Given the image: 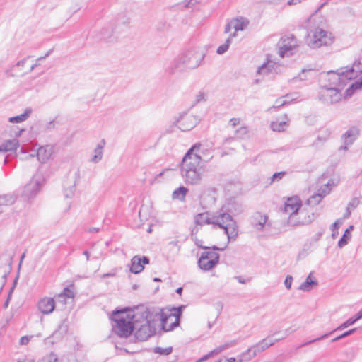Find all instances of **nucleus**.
<instances>
[{
	"instance_id": "bb28decb",
	"label": "nucleus",
	"mask_w": 362,
	"mask_h": 362,
	"mask_svg": "<svg viewBox=\"0 0 362 362\" xmlns=\"http://www.w3.org/2000/svg\"><path fill=\"white\" fill-rule=\"evenodd\" d=\"M188 192V188L185 186H180L173 191L172 198L173 199H177L179 201L184 202Z\"/></svg>"
},
{
	"instance_id": "5701e85b",
	"label": "nucleus",
	"mask_w": 362,
	"mask_h": 362,
	"mask_svg": "<svg viewBox=\"0 0 362 362\" xmlns=\"http://www.w3.org/2000/svg\"><path fill=\"white\" fill-rule=\"evenodd\" d=\"M197 264L199 269L205 272L211 270L218 264L215 261L208 259L205 256H202V255L197 261Z\"/></svg>"
},
{
	"instance_id": "39448f33",
	"label": "nucleus",
	"mask_w": 362,
	"mask_h": 362,
	"mask_svg": "<svg viewBox=\"0 0 362 362\" xmlns=\"http://www.w3.org/2000/svg\"><path fill=\"white\" fill-rule=\"evenodd\" d=\"M126 308L115 310L110 317V320L115 324L112 325V332L120 338H128L135 329V325L132 322V317L124 314Z\"/></svg>"
},
{
	"instance_id": "cd10ccee",
	"label": "nucleus",
	"mask_w": 362,
	"mask_h": 362,
	"mask_svg": "<svg viewBox=\"0 0 362 362\" xmlns=\"http://www.w3.org/2000/svg\"><path fill=\"white\" fill-rule=\"evenodd\" d=\"M354 230V226H350L348 228H346L338 241V247L342 248L345 245H346L350 240L351 235V232Z\"/></svg>"
},
{
	"instance_id": "4c0bfd02",
	"label": "nucleus",
	"mask_w": 362,
	"mask_h": 362,
	"mask_svg": "<svg viewBox=\"0 0 362 362\" xmlns=\"http://www.w3.org/2000/svg\"><path fill=\"white\" fill-rule=\"evenodd\" d=\"M287 125L286 124V122L285 121H281V122H272L271 123V129L274 131V132H283L285 129V127Z\"/></svg>"
},
{
	"instance_id": "de8ad7c7",
	"label": "nucleus",
	"mask_w": 362,
	"mask_h": 362,
	"mask_svg": "<svg viewBox=\"0 0 362 362\" xmlns=\"http://www.w3.org/2000/svg\"><path fill=\"white\" fill-rule=\"evenodd\" d=\"M324 198V197L320 194V192L313 194L308 199V203L314 205L318 204L321 200Z\"/></svg>"
},
{
	"instance_id": "09e8293b",
	"label": "nucleus",
	"mask_w": 362,
	"mask_h": 362,
	"mask_svg": "<svg viewBox=\"0 0 362 362\" xmlns=\"http://www.w3.org/2000/svg\"><path fill=\"white\" fill-rule=\"evenodd\" d=\"M361 89V87L355 85V82L353 83L345 91L344 98L351 97L356 90Z\"/></svg>"
},
{
	"instance_id": "f257e3e1",
	"label": "nucleus",
	"mask_w": 362,
	"mask_h": 362,
	"mask_svg": "<svg viewBox=\"0 0 362 362\" xmlns=\"http://www.w3.org/2000/svg\"><path fill=\"white\" fill-rule=\"evenodd\" d=\"M195 147H191L182 160L180 173L187 185H199L203 180V169L200 165L202 161L200 154H193Z\"/></svg>"
},
{
	"instance_id": "c9c22d12",
	"label": "nucleus",
	"mask_w": 362,
	"mask_h": 362,
	"mask_svg": "<svg viewBox=\"0 0 362 362\" xmlns=\"http://www.w3.org/2000/svg\"><path fill=\"white\" fill-rule=\"evenodd\" d=\"M253 354L254 349H252V346H251L240 355L238 360L239 362H245L250 361L255 356H253Z\"/></svg>"
},
{
	"instance_id": "338daca9",
	"label": "nucleus",
	"mask_w": 362,
	"mask_h": 362,
	"mask_svg": "<svg viewBox=\"0 0 362 362\" xmlns=\"http://www.w3.org/2000/svg\"><path fill=\"white\" fill-rule=\"evenodd\" d=\"M216 354H215L214 349L211 350L209 353H208L207 354L203 356L202 358H200L197 362H202V361H206L208 360L210 357H212L214 356H216Z\"/></svg>"
},
{
	"instance_id": "412c9836",
	"label": "nucleus",
	"mask_w": 362,
	"mask_h": 362,
	"mask_svg": "<svg viewBox=\"0 0 362 362\" xmlns=\"http://www.w3.org/2000/svg\"><path fill=\"white\" fill-rule=\"evenodd\" d=\"M268 217L259 212L255 213L252 217V226L257 230L262 231L267 221Z\"/></svg>"
},
{
	"instance_id": "e2e57ef3",
	"label": "nucleus",
	"mask_w": 362,
	"mask_h": 362,
	"mask_svg": "<svg viewBox=\"0 0 362 362\" xmlns=\"http://www.w3.org/2000/svg\"><path fill=\"white\" fill-rule=\"evenodd\" d=\"M14 290V286H12L10 290H9V292H8V297L6 298V300H5L4 305H3V307L4 308H7L8 305H9V303H10V300H11V295H12V293Z\"/></svg>"
},
{
	"instance_id": "0eeeda50",
	"label": "nucleus",
	"mask_w": 362,
	"mask_h": 362,
	"mask_svg": "<svg viewBox=\"0 0 362 362\" xmlns=\"http://www.w3.org/2000/svg\"><path fill=\"white\" fill-rule=\"evenodd\" d=\"M343 90V86H329L324 85L322 86L319 92L318 98L322 103L327 105H332L339 102L342 95L341 93Z\"/></svg>"
},
{
	"instance_id": "6e6552de",
	"label": "nucleus",
	"mask_w": 362,
	"mask_h": 362,
	"mask_svg": "<svg viewBox=\"0 0 362 362\" xmlns=\"http://www.w3.org/2000/svg\"><path fill=\"white\" fill-rule=\"evenodd\" d=\"M278 46L279 56L288 57L293 54V50L298 46V41L293 34H289L281 37Z\"/></svg>"
},
{
	"instance_id": "9b49d317",
	"label": "nucleus",
	"mask_w": 362,
	"mask_h": 362,
	"mask_svg": "<svg viewBox=\"0 0 362 362\" xmlns=\"http://www.w3.org/2000/svg\"><path fill=\"white\" fill-rule=\"evenodd\" d=\"M197 119L192 115H185L180 116L174 122L181 131L187 132L192 129L197 124Z\"/></svg>"
},
{
	"instance_id": "b1692460",
	"label": "nucleus",
	"mask_w": 362,
	"mask_h": 362,
	"mask_svg": "<svg viewBox=\"0 0 362 362\" xmlns=\"http://www.w3.org/2000/svg\"><path fill=\"white\" fill-rule=\"evenodd\" d=\"M362 318V309L358 312L356 315L352 316L351 317L349 318L346 321H345L344 323L340 325L339 327H337L336 329H333L332 332L334 333V332H337L338 330H343L349 326L353 325L354 323H356L358 320Z\"/></svg>"
},
{
	"instance_id": "dca6fc26",
	"label": "nucleus",
	"mask_w": 362,
	"mask_h": 362,
	"mask_svg": "<svg viewBox=\"0 0 362 362\" xmlns=\"http://www.w3.org/2000/svg\"><path fill=\"white\" fill-rule=\"evenodd\" d=\"M343 68L349 81L356 78L362 74V62L360 59L355 60L351 67L346 66Z\"/></svg>"
},
{
	"instance_id": "a18cd8bd",
	"label": "nucleus",
	"mask_w": 362,
	"mask_h": 362,
	"mask_svg": "<svg viewBox=\"0 0 362 362\" xmlns=\"http://www.w3.org/2000/svg\"><path fill=\"white\" fill-rule=\"evenodd\" d=\"M358 328L355 327V328H353V329H351L348 331H346L344 332V333H342L341 334L337 336V337L334 338L332 339V342H335V341H337L340 339H342L348 336H350L353 334H354L356 331H357Z\"/></svg>"
},
{
	"instance_id": "72a5a7b5",
	"label": "nucleus",
	"mask_w": 362,
	"mask_h": 362,
	"mask_svg": "<svg viewBox=\"0 0 362 362\" xmlns=\"http://www.w3.org/2000/svg\"><path fill=\"white\" fill-rule=\"evenodd\" d=\"M68 326L64 322L61 323L59 325V327L55 332L53 333L52 337H54L57 339L62 338V337L67 332Z\"/></svg>"
},
{
	"instance_id": "37998d69",
	"label": "nucleus",
	"mask_w": 362,
	"mask_h": 362,
	"mask_svg": "<svg viewBox=\"0 0 362 362\" xmlns=\"http://www.w3.org/2000/svg\"><path fill=\"white\" fill-rule=\"evenodd\" d=\"M153 351L155 354H158L160 355H163V356H168V355H170L173 352V347L169 346L167 348H161L159 346H156V347L153 348Z\"/></svg>"
},
{
	"instance_id": "ea45409f",
	"label": "nucleus",
	"mask_w": 362,
	"mask_h": 362,
	"mask_svg": "<svg viewBox=\"0 0 362 362\" xmlns=\"http://www.w3.org/2000/svg\"><path fill=\"white\" fill-rule=\"evenodd\" d=\"M202 256H205L208 259H211V261H215L218 264L220 255L218 253L214 251H206L202 253Z\"/></svg>"
},
{
	"instance_id": "423d86ee",
	"label": "nucleus",
	"mask_w": 362,
	"mask_h": 362,
	"mask_svg": "<svg viewBox=\"0 0 362 362\" xmlns=\"http://www.w3.org/2000/svg\"><path fill=\"white\" fill-rule=\"evenodd\" d=\"M149 315L150 312L148 310L143 313L142 317L146 318V321L144 324L141 325L139 328H136L134 335L139 341H146L156 334V320L148 319Z\"/></svg>"
},
{
	"instance_id": "c85d7f7f",
	"label": "nucleus",
	"mask_w": 362,
	"mask_h": 362,
	"mask_svg": "<svg viewBox=\"0 0 362 362\" xmlns=\"http://www.w3.org/2000/svg\"><path fill=\"white\" fill-rule=\"evenodd\" d=\"M331 132L328 129H322L320 134L317 136L316 140L313 143V146H317L320 144H323L327 141Z\"/></svg>"
},
{
	"instance_id": "4468645a",
	"label": "nucleus",
	"mask_w": 362,
	"mask_h": 362,
	"mask_svg": "<svg viewBox=\"0 0 362 362\" xmlns=\"http://www.w3.org/2000/svg\"><path fill=\"white\" fill-rule=\"evenodd\" d=\"M149 262L150 259L148 257L136 255L131 259L130 272L135 274H139L144 270V265L148 264Z\"/></svg>"
},
{
	"instance_id": "f704fd0d",
	"label": "nucleus",
	"mask_w": 362,
	"mask_h": 362,
	"mask_svg": "<svg viewBox=\"0 0 362 362\" xmlns=\"http://www.w3.org/2000/svg\"><path fill=\"white\" fill-rule=\"evenodd\" d=\"M15 202V198L10 194H4L0 196V210L2 206L11 205Z\"/></svg>"
},
{
	"instance_id": "680f3d73",
	"label": "nucleus",
	"mask_w": 362,
	"mask_h": 362,
	"mask_svg": "<svg viewBox=\"0 0 362 362\" xmlns=\"http://www.w3.org/2000/svg\"><path fill=\"white\" fill-rule=\"evenodd\" d=\"M75 185H72L64 190V196L66 198H71L74 195Z\"/></svg>"
},
{
	"instance_id": "79ce46f5",
	"label": "nucleus",
	"mask_w": 362,
	"mask_h": 362,
	"mask_svg": "<svg viewBox=\"0 0 362 362\" xmlns=\"http://www.w3.org/2000/svg\"><path fill=\"white\" fill-rule=\"evenodd\" d=\"M332 334V332L331 331V332H328V333H326V334H323V335H322V336H320V337H317V338H315V339H312V340H310V341H305V342H304V343H303V344H300V345L297 347V349H300V348H302V347L306 346H308V345H309V344H313V343H314V342H315V341H320V340H322V339H326V338H327L329 336H330Z\"/></svg>"
},
{
	"instance_id": "1a4fd4ad",
	"label": "nucleus",
	"mask_w": 362,
	"mask_h": 362,
	"mask_svg": "<svg viewBox=\"0 0 362 362\" xmlns=\"http://www.w3.org/2000/svg\"><path fill=\"white\" fill-rule=\"evenodd\" d=\"M43 181L40 175H34L30 181L24 186L22 196L27 199L34 198L40 192L43 185Z\"/></svg>"
},
{
	"instance_id": "603ef678",
	"label": "nucleus",
	"mask_w": 362,
	"mask_h": 362,
	"mask_svg": "<svg viewBox=\"0 0 362 362\" xmlns=\"http://www.w3.org/2000/svg\"><path fill=\"white\" fill-rule=\"evenodd\" d=\"M58 357L57 354L52 352L48 356L44 357L42 360L38 361L37 362H57Z\"/></svg>"
},
{
	"instance_id": "4d7b16f0",
	"label": "nucleus",
	"mask_w": 362,
	"mask_h": 362,
	"mask_svg": "<svg viewBox=\"0 0 362 362\" xmlns=\"http://www.w3.org/2000/svg\"><path fill=\"white\" fill-rule=\"evenodd\" d=\"M286 174L285 171L274 173L271 177V182L281 180Z\"/></svg>"
},
{
	"instance_id": "9d476101",
	"label": "nucleus",
	"mask_w": 362,
	"mask_h": 362,
	"mask_svg": "<svg viewBox=\"0 0 362 362\" xmlns=\"http://www.w3.org/2000/svg\"><path fill=\"white\" fill-rule=\"evenodd\" d=\"M327 80L329 83L326 85L329 86H339L341 85L343 86L344 88L349 81L343 67L337 69L335 71H328L327 74Z\"/></svg>"
},
{
	"instance_id": "c03bdc74",
	"label": "nucleus",
	"mask_w": 362,
	"mask_h": 362,
	"mask_svg": "<svg viewBox=\"0 0 362 362\" xmlns=\"http://www.w3.org/2000/svg\"><path fill=\"white\" fill-rule=\"evenodd\" d=\"M231 37H229L226 41L225 42L224 44L220 45L217 49H216V53L218 54H224L228 49H229V47L231 44Z\"/></svg>"
},
{
	"instance_id": "052dcab7",
	"label": "nucleus",
	"mask_w": 362,
	"mask_h": 362,
	"mask_svg": "<svg viewBox=\"0 0 362 362\" xmlns=\"http://www.w3.org/2000/svg\"><path fill=\"white\" fill-rule=\"evenodd\" d=\"M272 67V73L279 74L281 72V69L284 68L281 65L276 64L275 62H272L271 66Z\"/></svg>"
},
{
	"instance_id": "f03ea898",
	"label": "nucleus",
	"mask_w": 362,
	"mask_h": 362,
	"mask_svg": "<svg viewBox=\"0 0 362 362\" xmlns=\"http://www.w3.org/2000/svg\"><path fill=\"white\" fill-rule=\"evenodd\" d=\"M194 222L199 226L213 224L224 230L228 241L235 240L238 236V229L236 221L231 218L230 214L225 212H217V215L212 218L209 217L207 213H200L195 216Z\"/></svg>"
},
{
	"instance_id": "8fccbe9b",
	"label": "nucleus",
	"mask_w": 362,
	"mask_h": 362,
	"mask_svg": "<svg viewBox=\"0 0 362 362\" xmlns=\"http://www.w3.org/2000/svg\"><path fill=\"white\" fill-rule=\"evenodd\" d=\"M185 308V305H180L177 308L175 307H173L172 310L175 311V313H170L169 315H173V317L174 318H178L180 320V317L182 316V311L184 310V308Z\"/></svg>"
},
{
	"instance_id": "864d4df0",
	"label": "nucleus",
	"mask_w": 362,
	"mask_h": 362,
	"mask_svg": "<svg viewBox=\"0 0 362 362\" xmlns=\"http://www.w3.org/2000/svg\"><path fill=\"white\" fill-rule=\"evenodd\" d=\"M330 191L331 187L330 182L329 181L326 185H324L319 189L318 192H320V194L325 197L327 194H329Z\"/></svg>"
},
{
	"instance_id": "f3484780",
	"label": "nucleus",
	"mask_w": 362,
	"mask_h": 362,
	"mask_svg": "<svg viewBox=\"0 0 362 362\" xmlns=\"http://www.w3.org/2000/svg\"><path fill=\"white\" fill-rule=\"evenodd\" d=\"M39 310L45 315L50 314L55 308V301L52 298H44L38 302Z\"/></svg>"
},
{
	"instance_id": "6ab92c4d",
	"label": "nucleus",
	"mask_w": 362,
	"mask_h": 362,
	"mask_svg": "<svg viewBox=\"0 0 362 362\" xmlns=\"http://www.w3.org/2000/svg\"><path fill=\"white\" fill-rule=\"evenodd\" d=\"M35 128H43V132L51 131L55 128V120L53 119L46 124L38 121L30 127V133L31 136H36L39 134V131H35Z\"/></svg>"
},
{
	"instance_id": "bf43d9fd",
	"label": "nucleus",
	"mask_w": 362,
	"mask_h": 362,
	"mask_svg": "<svg viewBox=\"0 0 362 362\" xmlns=\"http://www.w3.org/2000/svg\"><path fill=\"white\" fill-rule=\"evenodd\" d=\"M74 292L67 287L64 288L63 292L59 296V297H66L69 298H74Z\"/></svg>"
},
{
	"instance_id": "ddd939ff",
	"label": "nucleus",
	"mask_w": 362,
	"mask_h": 362,
	"mask_svg": "<svg viewBox=\"0 0 362 362\" xmlns=\"http://www.w3.org/2000/svg\"><path fill=\"white\" fill-rule=\"evenodd\" d=\"M279 334V332H274L271 337H268L267 338H264L259 342L257 343L255 345L252 346V349H254L253 356H257L258 353L264 351L265 349L274 344L275 342L286 338L288 334L287 333H286L285 335L281 338L272 339V337L276 336Z\"/></svg>"
},
{
	"instance_id": "7ed1b4c3",
	"label": "nucleus",
	"mask_w": 362,
	"mask_h": 362,
	"mask_svg": "<svg viewBox=\"0 0 362 362\" xmlns=\"http://www.w3.org/2000/svg\"><path fill=\"white\" fill-rule=\"evenodd\" d=\"M317 16L313 13L304 24L308 31L307 43L312 49H317L322 46H327L333 42L334 37L331 33L316 26Z\"/></svg>"
},
{
	"instance_id": "20e7f679",
	"label": "nucleus",
	"mask_w": 362,
	"mask_h": 362,
	"mask_svg": "<svg viewBox=\"0 0 362 362\" xmlns=\"http://www.w3.org/2000/svg\"><path fill=\"white\" fill-rule=\"evenodd\" d=\"M204 57V54L195 49L188 50L173 61L171 66L168 68L170 74H173L177 72L184 71L187 69L197 68L202 63Z\"/></svg>"
},
{
	"instance_id": "a19ab883",
	"label": "nucleus",
	"mask_w": 362,
	"mask_h": 362,
	"mask_svg": "<svg viewBox=\"0 0 362 362\" xmlns=\"http://www.w3.org/2000/svg\"><path fill=\"white\" fill-rule=\"evenodd\" d=\"M312 71H313V69H311V68L303 69L301 70L300 73H299L298 76L294 77L293 78V80H294V81H296V80H299V81L308 80L309 78L308 74H310Z\"/></svg>"
},
{
	"instance_id": "393cba45",
	"label": "nucleus",
	"mask_w": 362,
	"mask_h": 362,
	"mask_svg": "<svg viewBox=\"0 0 362 362\" xmlns=\"http://www.w3.org/2000/svg\"><path fill=\"white\" fill-rule=\"evenodd\" d=\"M105 146V139H102L97 145L93 151V156L90 158V161L97 163L100 161L103 158V148Z\"/></svg>"
},
{
	"instance_id": "0e129e2a",
	"label": "nucleus",
	"mask_w": 362,
	"mask_h": 362,
	"mask_svg": "<svg viewBox=\"0 0 362 362\" xmlns=\"http://www.w3.org/2000/svg\"><path fill=\"white\" fill-rule=\"evenodd\" d=\"M111 35L109 33L108 30L107 28L103 29L101 31V37L100 39L110 41L109 38H110Z\"/></svg>"
},
{
	"instance_id": "5fc2aeb1",
	"label": "nucleus",
	"mask_w": 362,
	"mask_h": 362,
	"mask_svg": "<svg viewBox=\"0 0 362 362\" xmlns=\"http://www.w3.org/2000/svg\"><path fill=\"white\" fill-rule=\"evenodd\" d=\"M360 204L359 197H353L348 203L347 207L351 210H354Z\"/></svg>"
},
{
	"instance_id": "69168bd1",
	"label": "nucleus",
	"mask_w": 362,
	"mask_h": 362,
	"mask_svg": "<svg viewBox=\"0 0 362 362\" xmlns=\"http://www.w3.org/2000/svg\"><path fill=\"white\" fill-rule=\"evenodd\" d=\"M293 282V277L291 275H288L284 280V285L287 289H291Z\"/></svg>"
},
{
	"instance_id": "6e6d98bb",
	"label": "nucleus",
	"mask_w": 362,
	"mask_h": 362,
	"mask_svg": "<svg viewBox=\"0 0 362 362\" xmlns=\"http://www.w3.org/2000/svg\"><path fill=\"white\" fill-rule=\"evenodd\" d=\"M289 103V102L287 100H284L281 98H278L276 100L274 105L272 107V108L274 109H279L281 107Z\"/></svg>"
},
{
	"instance_id": "3c124183",
	"label": "nucleus",
	"mask_w": 362,
	"mask_h": 362,
	"mask_svg": "<svg viewBox=\"0 0 362 362\" xmlns=\"http://www.w3.org/2000/svg\"><path fill=\"white\" fill-rule=\"evenodd\" d=\"M340 221L337 220L334 223H333L331 226V230L332 231V238L333 239H335L337 236L339 235L338 228L340 225Z\"/></svg>"
},
{
	"instance_id": "49530a36",
	"label": "nucleus",
	"mask_w": 362,
	"mask_h": 362,
	"mask_svg": "<svg viewBox=\"0 0 362 362\" xmlns=\"http://www.w3.org/2000/svg\"><path fill=\"white\" fill-rule=\"evenodd\" d=\"M170 28V23H167L164 20H161L160 21L157 25H156V29L158 30V31H161V32H163V31H166V30H168Z\"/></svg>"
},
{
	"instance_id": "13d9d810",
	"label": "nucleus",
	"mask_w": 362,
	"mask_h": 362,
	"mask_svg": "<svg viewBox=\"0 0 362 362\" xmlns=\"http://www.w3.org/2000/svg\"><path fill=\"white\" fill-rule=\"evenodd\" d=\"M246 24L243 21H240L238 19L235 20L234 25H233L235 31L243 30L245 29Z\"/></svg>"
},
{
	"instance_id": "a211bd4d",
	"label": "nucleus",
	"mask_w": 362,
	"mask_h": 362,
	"mask_svg": "<svg viewBox=\"0 0 362 362\" xmlns=\"http://www.w3.org/2000/svg\"><path fill=\"white\" fill-rule=\"evenodd\" d=\"M302 206L301 200L298 197L288 198L284 204V211L289 214H296Z\"/></svg>"
},
{
	"instance_id": "4be33fe9",
	"label": "nucleus",
	"mask_w": 362,
	"mask_h": 362,
	"mask_svg": "<svg viewBox=\"0 0 362 362\" xmlns=\"http://www.w3.org/2000/svg\"><path fill=\"white\" fill-rule=\"evenodd\" d=\"M359 134V130L355 127H351L341 135V139L346 145H351Z\"/></svg>"
},
{
	"instance_id": "774afa93",
	"label": "nucleus",
	"mask_w": 362,
	"mask_h": 362,
	"mask_svg": "<svg viewBox=\"0 0 362 362\" xmlns=\"http://www.w3.org/2000/svg\"><path fill=\"white\" fill-rule=\"evenodd\" d=\"M236 135L238 136H243L247 134V129L245 127H242L238 130H236L235 132Z\"/></svg>"
},
{
	"instance_id": "f8f14e48",
	"label": "nucleus",
	"mask_w": 362,
	"mask_h": 362,
	"mask_svg": "<svg viewBox=\"0 0 362 362\" xmlns=\"http://www.w3.org/2000/svg\"><path fill=\"white\" fill-rule=\"evenodd\" d=\"M161 329L164 332H170L180 326V319L174 318L173 315L160 312Z\"/></svg>"
},
{
	"instance_id": "473e14b6",
	"label": "nucleus",
	"mask_w": 362,
	"mask_h": 362,
	"mask_svg": "<svg viewBox=\"0 0 362 362\" xmlns=\"http://www.w3.org/2000/svg\"><path fill=\"white\" fill-rule=\"evenodd\" d=\"M237 344H238V340H231V341L224 343L223 344H222L219 346H217L216 348H215L214 349V351L215 354L217 355L219 353H221L228 349L235 346Z\"/></svg>"
},
{
	"instance_id": "2f4dec72",
	"label": "nucleus",
	"mask_w": 362,
	"mask_h": 362,
	"mask_svg": "<svg viewBox=\"0 0 362 362\" xmlns=\"http://www.w3.org/2000/svg\"><path fill=\"white\" fill-rule=\"evenodd\" d=\"M317 281L311 279V274H310L305 279V281L303 282L298 287V289L303 291H308L312 288V286L317 285Z\"/></svg>"
},
{
	"instance_id": "2eb2a0df",
	"label": "nucleus",
	"mask_w": 362,
	"mask_h": 362,
	"mask_svg": "<svg viewBox=\"0 0 362 362\" xmlns=\"http://www.w3.org/2000/svg\"><path fill=\"white\" fill-rule=\"evenodd\" d=\"M194 146L195 148L193 150V154H200L202 161L208 162L213 158L212 148H209L206 144L197 143L192 146Z\"/></svg>"
},
{
	"instance_id": "e433bc0d",
	"label": "nucleus",
	"mask_w": 362,
	"mask_h": 362,
	"mask_svg": "<svg viewBox=\"0 0 362 362\" xmlns=\"http://www.w3.org/2000/svg\"><path fill=\"white\" fill-rule=\"evenodd\" d=\"M272 61H268L264 62L260 66L258 67L257 73L259 74H267L272 73V67L271 66Z\"/></svg>"
},
{
	"instance_id": "58836bf2",
	"label": "nucleus",
	"mask_w": 362,
	"mask_h": 362,
	"mask_svg": "<svg viewBox=\"0 0 362 362\" xmlns=\"http://www.w3.org/2000/svg\"><path fill=\"white\" fill-rule=\"evenodd\" d=\"M297 216L298 213L290 214L289 218L288 219V225L292 226H297L304 224V221H300Z\"/></svg>"
},
{
	"instance_id": "7c9ffc66",
	"label": "nucleus",
	"mask_w": 362,
	"mask_h": 362,
	"mask_svg": "<svg viewBox=\"0 0 362 362\" xmlns=\"http://www.w3.org/2000/svg\"><path fill=\"white\" fill-rule=\"evenodd\" d=\"M31 112L32 110L30 108H26L23 113L10 117L8 121L11 123L22 122L28 119Z\"/></svg>"
},
{
	"instance_id": "aec40b11",
	"label": "nucleus",
	"mask_w": 362,
	"mask_h": 362,
	"mask_svg": "<svg viewBox=\"0 0 362 362\" xmlns=\"http://www.w3.org/2000/svg\"><path fill=\"white\" fill-rule=\"evenodd\" d=\"M243 211L241 204H238L235 201H230L225 204L218 212H225L230 214L231 218L235 214L241 213Z\"/></svg>"
},
{
	"instance_id": "c756f323",
	"label": "nucleus",
	"mask_w": 362,
	"mask_h": 362,
	"mask_svg": "<svg viewBox=\"0 0 362 362\" xmlns=\"http://www.w3.org/2000/svg\"><path fill=\"white\" fill-rule=\"evenodd\" d=\"M36 155L40 162L45 163L49 158L51 151L50 149H47V147L41 146L37 149Z\"/></svg>"
},
{
	"instance_id": "a878e982",
	"label": "nucleus",
	"mask_w": 362,
	"mask_h": 362,
	"mask_svg": "<svg viewBox=\"0 0 362 362\" xmlns=\"http://www.w3.org/2000/svg\"><path fill=\"white\" fill-rule=\"evenodd\" d=\"M18 141L16 139L6 140L0 145V153L11 151H17Z\"/></svg>"
}]
</instances>
